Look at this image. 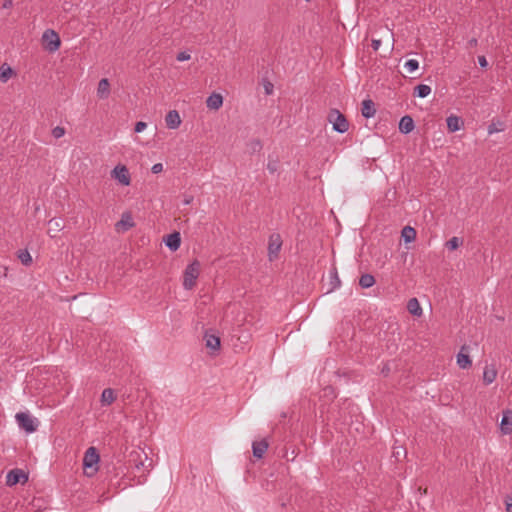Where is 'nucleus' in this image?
<instances>
[{
    "label": "nucleus",
    "mask_w": 512,
    "mask_h": 512,
    "mask_svg": "<svg viewBox=\"0 0 512 512\" xmlns=\"http://www.w3.org/2000/svg\"><path fill=\"white\" fill-rule=\"evenodd\" d=\"M99 453L95 447H89L83 458V467L87 476H93L98 470Z\"/></svg>",
    "instance_id": "obj_1"
},
{
    "label": "nucleus",
    "mask_w": 512,
    "mask_h": 512,
    "mask_svg": "<svg viewBox=\"0 0 512 512\" xmlns=\"http://www.w3.org/2000/svg\"><path fill=\"white\" fill-rule=\"evenodd\" d=\"M199 273L200 263L198 260H194L186 266L183 275V287L186 290H191L195 286Z\"/></svg>",
    "instance_id": "obj_2"
},
{
    "label": "nucleus",
    "mask_w": 512,
    "mask_h": 512,
    "mask_svg": "<svg viewBox=\"0 0 512 512\" xmlns=\"http://www.w3.org/2000/svg\"><path fill=\"white\" fill-rule=\"evenodd\" d=\"M328 120L333 125V130L338 133H345L349 129V123L345 116L340 113L338 110H331L328 116Z\"/></svg>",
    "instance_id": "obj_3"
},
{
    "label": "nucleus",
    "mask_w": 512,
    "mask_h": 512,
    "mask_svg": "<svg viewBox=\"0 0 512 512\" xmlns=\"http://www.w3.org/2000/svg\"><path fill=\"white\" fill-rule=\"evenodd\" d=\"M16 422L20 429L26 433H33L37 429V420L30 414L25 412H19L15 415Z\"/></svg>",
    "instance_id": "obj_4"
},
{
    "label": "nucleus",
    "mask_w": 512,
    "mask_h": 512,
    "mask_svg": "<svg viewBox=\"0 0 512 512\" xmlns=\"http://www.w3.org/2000/svg\"><path fill=\"white\" fill-rule=\"evenodd\" d=\"M111 176L121 185L128 186L131 183L129 170L125 165H117L111 172Z\"/></svg>",
    "instance_id": "obj_5"
},
{
    "label": "nucleus",
    "mask_w": 512,
    "mask_h": 512,
    "mask_svg": "<svg viewBox=\"0 0 512 512\" xmlns=\"http://www.w3.org/2000/svg\"><path fill=\"white\" fill-rule=\"evenodd\" d=\"M59 34H42V45L49 52H55L60 46Z\"/></svg>",
    "instance_id": "obj_6"
},
{
    "label": "nucleus",
    "mask_w": 512,
    "mask_h": 512,
    "mask_svg": "<svg viewBox=\"0 0 512 512\" xmlns=\"http://www.w3.org/2000/svg\"><path fill=\"white\" fill-rule=\"evenodd\" d=\"M27 480V475L21 469H13L6 476V484L8 486H14L20 482L25 483Z\"/></svg>",
    "instance_id": "obj_7"
},
{
    "label": "nucleus",
    "mask_w": 512,
    "mask_h": 512,
    "mask_svg": "<svg viewBox=\"0 0 512 512\" xmlns=\"http://www.w3.org/2000/svg\"><path fill=\"white\" fill-rule=\"evenodd\" d=\"M282 246V240L279 234H272L269 238L268 255L269 259L273 260L278 256Z\"/></svg>",
    "instance_id": "obj_8"
},
{
    "label": "nucleus",
    "mask_w": 512,
    "mask_h": 512,
    "mask_svg": "<svg viewBox=\"0 0 512 512\" xmlns=\"http://www.w3.org/2000/svg\"><path fill=\"white\" fill-rule=\"evenodd\" d=\"M500 430L504 435H509L512 433V411L511 410L503 411L502 419L500 422Z\"/></svg>",
    "instance_id": "obj_9"
},
{
    "label": "nucleus",
    "mask_w": 512,
    "mask_h": 512,
    "mask_svg": "<svg viewBox=\"0 0 512 512\" xmlns=\"http://www.w3.org/2000/svg\"><path fill=\"white\" fill-rule=\"evenodd\" d=\"M165 123L169 129H177L181 124V118L176 110H170L165 116Z\"/></svg>",
    "instance_id": "obj_10"
},
{
    "label": "nucleus",
    "mask_w": 512,
    "mask_h": 512,
    "mask_svg": "<svg viewBox=\"0 0 512 512\" xmlns=\"http://www.w3.org/2000/svg\"><path fill=\"white\" fill-rule=\"evenodd\" d=\"M415 128L414 121L411 116L405 115L399 121V131L403 134H409Z\"/></svg>",
    "instance_id": "obj_11"
},
{
    "label": "nucleus",
    "mask_w": 512,
    "mask_h": 512,
    "mask_svg": "<svg viewBox=\"0 0 512 512\" xmlns=\"http://www.w3.org/2000/svg\"><path fill=\"white\" fill-rule=\"evenodd\" d=\"M110 95V83L107 78H103L99 81L97 87V96L99 99H107Z\"/></svg>",
    "instance_id": "obj_12"
},
{
    "label": "nucleus",
    "mask_w": 512,
    "mask_h": 512,
    "mask_svg": "<svg viewBox=\"0 0 512 512\" xmlns=\"http://www.w3.org/2000/svg\"><path fill=\"white\" fill-rule=\"evenodd\" d=\"M165 245L171 250L176 251L179 249L181 245V237L180 233L174 232L167 236L165 239Z\"/></svg>",
    "instance_id": "obj_13"
},
{
    "label": "nucleus",
    "mask_w": 512,
    "mask_h": 512,
    "mask_svg": "<svg viewBox=\"0 0 512 512\" xmlns=\"http://www.w3.org/2000/svg\"><path fill=\"white\" fill-rule=\"evenodd\" d=\"M376 113L374 102L371 99H365L362 102L361 114L364 118L369 119L374 117Z\"/></svg>",
    "instance_id": "obj_14"
},
{
    "label": "nucleus",
    "mask_w": 512,
    "mask_h": 512,
    "mask_svg": "<svg viewBox=\"0 0 512 512\" xmlns=\"http://www.w3.org/2000/svg\"><path fill=\"white\" fill-rule=\"evenodd\" d=\"M209 109L218 110L223 105V97L219 93H212L206 100Z\"/></svg>",
    "instance_id": "obj_15"
},
{
    "label": "nucleus",
    "mask_w": 512,
    "mask_h": 512,
    "mask_svg": "<svg viewBox=\"0 0 512 512\" xmlns=\"http://www.w3.org/2000/svg\"><path fill=\"white\" fill-rule=\"evenodd\" d=\"M497 377V370L495 365H486L483 371V381L486 385H489L495 381Z\"/></svg>",
    "instance_id": "obj_16"
},
{
    "label": "nucleus",
    "mask_w": 512,
    "mask_h": 512,
    "mask_svg": "<svg viewBox=\"0 0 512 512\" xmlns=\"http://www.w3.org/2000/svg\"><path fill=\"white\" fill-rule=\"evenodd\" d=\"M268 449V443L265 440L255 441L252 444V451L254 457L260 459L263 457Z\"/></svg>",
    "instance_id": "obj_17"
},
{
    "label": "nucleus",
    "mask_w": 512,
    "mask_h": 512,
    "mask_svg": "<svg viewBox=\"0 0 512 512\" xmlns=\"http://www.w3.org/2000/svg\"><path fill=\"white\" fill-rule=\"evenodd\" d=\"M134 226V222L129 213L122 214L120 221L116 223V229L120 231L122 228L123 231H126Z\"/></svg>",
    "instance_id": "obj_18"
},
{
    "label": "nucleus",
    "mask_w": 512,
    "mask_h": 512,
    "mask_svg": "<svg viewBox=\"0 0 512 512\" xmlns=\"http://www.w3.org/2000/svg\"><path fill=\"white\" fill-rule=\"evenodd\" d=\"M447 128L450 132L459 131L463 125V122L460 117L455 115H450L446 119Z\"/></svg>",
    "instance_id": "obj_19"
},
{
    "label": "nucleus",
    "mask_w": 512,
    "mask_h": 512,
    "mask_svg": "<svg viewBox=\"0 0 512 512\" xmlns=\"http://www.w3.org/2000/svg\"><path fill=\"white\" fill-rule=\"evenodd\" d=\"M206 347L211 350H218L220 348V338L213 334H205Z\"/></svg>",
    "instance_id": "obj_20"
},
{
    "label": "nucleus",
    "mask_w": 512,
    "mask_h": 512,
    "mask_svg": "<svg viewBox=\"0 0 512 512\" xmlns=\"http://www.w3.org/2000/svg\"><path fill=\"white\" fill-rule=\"evenodd\" d=\"M407 309H408L409 313H411L414 316H418L419 317L423 313L422 308L420 306V303H419V301L416 298H411L408 301Z\"/></svg>",
    "instance_id": "obj_21"
},
{
    "label": "nucleus",
    "mask_w": 512,
    "mask_h": 512,
    "mask_svg": "<svg viewBox=\"0 0 512 512\" xmlns=\"http://www.w3.org/2000/svg\"><path fill=\"white\" fill-rule=\"evenodd\" d=\"M465 347L461 348V351L457 355V364L461 369H467L471 366V359L468 354H464L463 350Z\"/></svg>",
    "instance_id": "obj_22"
},
{
    "label": "nucleus",
    "mask_w": 512,
    "mask_h": 512,
    "mask_svg": "<svg viewBox=\"0 0 512 512\" xmlns=\"http://www.w3.org/2000/svg\"><path fill=\"white\" fill-rule=\"evenodd\" d=\"M114 400H115V394H114L113 389L106 388L102 391L101 404L103 406L112 404L114 402Z\"/></svg>",
    "instance_id": "obj_23"
},
{
    "label": "nucleus",
    "mask_w": 512,
    "mask_h": 512,
    "mask_svg": "<svg viewBox=\"0 0 512 512\" xmlns=\"http://www.w3.org/2000/svg\"><path fill=\"white\" fill-rule=\"evenodd\" d=\"M13 70L12 68L4 63L0 66V81L2 83H6L12 76Z\"/></svg>",
    "instance_id": "obj_24"
},
{
    "label": "nucleus",
    "mask_w": 512,
    "mask_h": 512,
    "mask_svg": "<svg viewBox=\"0 0 512 512\" xmlns=\"http://www.w3.org/2000/svg\"><path fill=\"white\" fill-rule=\"evenodd\" d=\"M48 224H49L48 233L51 237H55V235L52 234V232L57 233L63 229V224H62L61 219L53 218L49 221Z\"/></svg>",
    "instance_id": "obj_25"
},
{
    "label": "nucleus",
    "mask_w": 512,
    "mask_h": 512,
    "mask_svg": "<svg viewBox=\"0 0 512 512\" xmlns=\"http://www.w3.org/2000/svg\"><path fill=\"white\" fill-rule=\"evenodd\" d=\"M431 93V87L426 84H419L414 89V95L419 98H425Z\"/></svg>",
    "instance_id": "obj_26"
},
{
    "label": "nucleus",
    "mask_w": 512,
    "mask_h": 512,
    "mask_svg": "<svg viewBox=\"0 0 512 512\" xmlns=\"http://www.w3.org/2000/svg\"><path fill=\"white\" fill-rule=\"evenodd\" d=\"M375 284V278L371 274H363L359 279V285L362 288H370Z\"/></svg>",
    "instance_id": "obj_27"
},
{
    "label": "nucleus",
    "mask_w": 512,
    "mask_h": 512,
    "mask_svg": "<svg viewBox=\"0 0 512 512\" xmlns=\"http://www.w3.org/2000/svg\"><path fill=\"white\" fill-rule=\"evenodd\" d=\"M416 232L412 227H404L402 230V237L404 238L406 243L411 242L415 239Z\"/></svg>",
    "instance_id": "obj_28"
},
{
    "label": "nucleus",
    "mask_w": 512,
    "mask_h": 512,
    "mask_svg": "<svg viewBox=\"0 0 512 512\" xmlns=\"http://www.w3.org/2000/svg\"><path fill=\"white\" fill-rule=\"evenodd\" d=\"M18 258L23 265L29 266L32 263V257L26 249L18 252Z\"/></svg>",
    "instance_id": "obj_29"
},
{
    "label": "nucleus",
    "mask_w": 512,
    "mask_h": 512,
    "mask_svg": "<svg viewBox=\"0 0 512 512\" xmlns=\"http://www.w3.org/2000/svg\"><path fill=\"white\" fill-rule=\"evenodd\" d=\"M404 68L408 73H413L419 68V61L416 59H408L404 64Z\"/></svg>",
    "instance_id": "obj_30"
},
{
    "label": "nucleus",
    "mask_w": 512,
    "mask_h": 512,
    "mask_svg": "<svg viewBox=\"0 0 512 512\" xmlns=\"http://www.w3.org/2000/svg\"><path fill=\"white\" fill-rule=\"evenodd\" d=\"M461 244V241L458 237H452L451 239H449L446 243V247L449 249V250H455L459 247V245Z\"/></svg>",
    "instance_id": "obj_31"
},
{
    "label": "nucleus",
    "mask_w": 512,
    "mask_h": 512,
    "mask_svg": "<svg viewBox=\"0 0 512 512\" xmlns=\"http://www.w3.org/2000/svg\"><path fill=\"white\" fill-rule=\"evenodd\" d=\"M488 134L489 135H492V134H495V133H498L500 131L503 130L502 128V123H491L489 126H488Z\"/></svg>",
    "instance_id": "obj_32"
},
{
    "label": "nucleus",
    "mask_w": 512,
    "mask_h": 512,
    "mask_svg": "<svg viewBox=\"0 0 512 512\" xmlns=\"http://www.w3.org/2000/svg\"><path fill=\"white\" fill-rule=\"evenodd\" d=\"M52 135L54 138L59 139L65 135V129L61 126H56L52 129Z\"/></svg>",
    "instance_id": "obj_33"
},
{
    "label": "nucleus",
    "mask_w": 512,
    "mask_h": 512,
    "mask_svg": "<svg viewBox=\"0 0 512 512\" xmlns=\"http://www.w3.org/2000/svg\"><path fill=\"white\" fill-rule=\"evenodd\" d=\"M191 58V55L187 51H182L177 54L176 59L180 62L188 61Z\"/></svg>",
    "instance_id": "obj_34"
},
{
    "label": "nucleus",
    "mask_w": 512,
    "mask_h": 512,
    "mask_svg": "<svg viewBox=\"0 0 512 512\" xmlns=\"http://www.w3.org/2000/svg\"><path fill=\"white\" fill-rule=\"evenodd\" d=\"M146 127H147V124L145 122L139 121L135 124L134 130L136 133H141L146 129Z\"/></svg>",
    "instance_id": "obj_35"
},
{
    "label": "nucleus",
    "mask_w": 512,
    "mask_h": 512,
    "mask_svg": "<svg viewBox=\"0 0 512 512\" xmlns=\"http://www.w3.org/2000/svg\"><path fill=\"white\" fill-rule=\"evenodd\" d=\"M250 145H251V150H252L253 152L260 151V150H261V148H262V145H261V143H260V141H259V140H253V141L250 143Z\"/></svg>",
    "instance_id": "obj_36"
},
{
    "label": "nucleus",
    "mask_w": 512,
    "mask_h": 512,
    "mask_svg": "<svg viewBox=\"0 0 512 512\" xmlns=\"http://www.w3.org/2000/svg\"><path fill=\"white\" fill-rule=\"evenodd\" d=\"M267 169L270 173H275L277 171V161H269L267 164Z\"/></svg>",
    "instance_id": "obj_37"
},
{
    "label": "nucleus",
    "mask_w": 512,
    "mask_h": 512,
    "mask_svg": "<svg viewBox=\"0 0 512 512\" xmlns=\"http://www.w3.org/2000/svg\"><path fill=\"white\" fill-rule=\"evenodd\" d=\"M152 173L158 174L163 171V164L162 163H155L151 168Z\"/></svg>",
    "instance_id": "obj_38"
},
{
    "label": "nucleus",
    "mask_w": 512,
    "mask_h": 512,
    "mask_svg": "<svg viewBox=\"0 0 512 512\" xmlns=\"http://www.w3.org/2000/svg\"><path fill=\"white\" fill-rule=\"evenodd\" d=\"M478 63L482 68H486L488 66V62L485 56H479Z\"/></svg>",
    "instance_id": "obj_39"
},
{
    "label": "nucleus",
    "mask_w": 512,
    "mask_h": 512,
    "mask_svg": "<svg viewBox=\"0 0 512 512\" xmlns=\"http://www.w3.org/2000/svg\"><path fill=\"white\" fill-rule=\"evenodd\" d=\"M333 289L340 286V279L338 278V275L336 272H334L333 280H332Z\"/></svg>",
    "instance_id": "obj_40"
},
{
    "label": "nucleus",
    "mask_w": 512,
    "mask_h": 512,
    "mask_svg": "<svg viewBox=\"0 0 512 512\" xmlns=\"http://www.w3.org/2000/svg\"><path fill=\"white\" fill-rule=\"evenodd\" d=\"M380 45H381V40L373 39L371 42L373 51H377L379 49Z\"/></svg>",
    "instance_id": "obj_41"
},
{
    "label": "nucleus",
    "mask_w": 512,
    "mask_h": 512,
    "mask_svg": "<svg viewBox=\"0 0 512 512\" xmlns=\"http://www.w3.org/2000/svg\"><path fill=\"white\" fill-rule=\"evenodd\" d=\"M505 503H506V512H512V496H508Z\"/></svg>",
    "instance_id": "obj_42"
},
{
    "label": "nucleus",
    "mask_w": 512,
    "mask_h": 512,
    "mask_svg": "<svg viewBox=\"0 0 512 512\" xmlns=\"http://www.w3.org/2000/svg\"><path fill=\"white\" fill-rule=\"evenodd\" d=\"M13 6L12 0H4L2 3V9H10Z\"/></svg>",
    "instance_id": "obj_43"
},
{
    "label": "nucleus",
    "mask_w": 512,
    "mask_h": 512,
    "mask_svg": "<svg viewBox=\"0 0 512 512\" xmlns=\"http://www.w3.org/2000/svg\"><path fill=\"white\" fill-rule=\"evenodd\" d=\"M477 39L476 38H472L468 41V46L469 47H475L477 45Z\"/></svg>",
    "instance_id": "obj_44"
},
{
    "label": "nucleus",
    "mask_w": 512,
    "mask_h": 512,
    "mask_svg": "<svg viewBox=\"0 0 512 512\" xmlns=\"http://www.w3.org/2000/svg\"><path fill=\"white\" fill-rule=\"evenodd\" d=\"M272 89H273L272 84L268 83L267 85H265L266 94H271L272 93Z\"/></svg>",
    "instance_id": "obj_45"
},
{
    "label": "nucleus",
    "mask_w": 512,
    "mask_h": 512,
    "mask_svg": "<svg viewBox=\"0 0 512 512\" xmlns=\"http://www.w3.org/2000/svg\"><path fill=\"white\" fill-rule=\"evenodd\" d=\"M192 200H193V197H191V196H190V197H187V198H185V200H184V204L188 205V204H190V203L192 202Z\"/></svg>",
    "instance_id": "obj_46"
},
{
    "label": "nucleus",
    "mask_w": 512,
    "mask_h": 512,
    "mask_svg": "<svg viewBox=\"0 0 512 512\" xmlns=\"http://www.w3.org/2000/svg\"><path fill=\"white\" fill-rule=\"evenodd\" d=\"M144 466V463L143 462H140L139 464H136V468L139 470L140 467H143Z\"/></svg>",
    "instance_id": "obj_47"
},
{
    "label": "nucleus",
    "mask_w": 512,
    "mask_h": 512,
    "mask_svg": "<svg viewBox=\"0 0 512 512\" xmlns=\"http://www.w3.org/2000/svg\"><path fill=\"white\" fill-rule=\"evenodd\" d=\"M45 32L52 33V32H55V31L53 29H51V28H48V29L45 30Z\"/></svg>",
    "instance_id": "obj_48"
},
{
    "label": "nucleus",
    "mask_w": 512,
    "mask_h": 512,
    "mask_svg": "<svg viewBox=\"0 0 512 512\" xmlns=\"http://www.w3.org/2000/svg\"><path fill=\"white\" fill-rule=\"evenodd\" d=\"M395 454L398 457L400 455V451H396Z\"/></svg>",
    "instance_id": "obj_49"
}]
</instances>
